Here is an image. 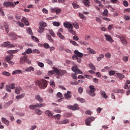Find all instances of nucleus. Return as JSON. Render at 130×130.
<instances>
[{
	"label": "nucleus",
	"mask_w": 130,
	"mask_h": 130,
	"mask_svg": "<svg viewBox=\"0 0 130 130\" xmlns=\"http://www.w3.org/2000/svg\"><path fill=\"white\" fill-rule=\"evenodd\" d=\"M72 71H73V72H74V73H75V74L73 73L72 74V78L74 80H77V79H78V78L77 77V74H83V72L81 71L80 69H79V68H78V67H77V66H75L72 67Z\"/></svg>",
	"instance_id": "nucleus-1"
},
{
	"label": "nucleus",
	"mask_w": 130,
	"mask_h": 130,
	"mask_svg": "<svg viewBox=\"0 0 130 130\" xmlns=\"http://www.w3.org/2000/svg\"><path fill=\"white\" fill-rule=\"evenodd\" d=\"M36 84L38 85L41 89H45V88L47 87V81L45 79L42 80L41 81L37 80L36 82Z\"/></svg>",
	"instance_id": "nucleus-2"
},
{
	"label": "nucleus",
	"mask_w": 130,
	"mask_h": 130,
	"mask_svg": "<svg viewBox=\"0 0 130 130\" xmlns=\"http://www.w3.org/2000/svg\"><path fill=\"white\" fill-rule=\"evenodd\" d=\"M27 62L28 64L31 63V60L28 59V55H24L20 58V63L21 64L25 63V62Z\"/></svg>",
	"instance_id": "nucleus-3"
},
{
	"label": "nucleus",
	"mask_w": 130,
	"mask_h": 130,
	"mask_svg": "<svg viewBox=\"0 0 130 130\" xmlns=\"http://www.w3.org/2000/svg\"><path fill=\"white\" fill-rule=\"evenodd\" d=\"M89 89L90 90L88 92L89 95L91 97H95V96L96 95V93H95V91H96L95 86H94L93 85H90Z\"/></svg>",
	"instance_id": "nucleus-4"
},
{
	"label": "nucleus",
	"mask_w": 130,
	"mask_h": 130,
	"mask_svg": "<svg viewBox=\"0 0 130 130\" xmlns=\"http://www.w3.org/2000/svg\"><path fill=\"white\" fill-rule=\"evenodd\" d=\"M16 5V2L13 3L11 2H5L3 3L4 7H6V8H11V7L14 8Z\"/></svg>",
	"instance_id": "nucleus-5"
},
{
	"label": "nucleus",
	"mask_w": 130,
	"mask_h": 130,
	"mask_svg": "<svg viewBox=\"0 0 130 130\" xmlns=\"http://www.w3.org/2000/svg\"><path fill=\"white\" fill-rule=\"evenodd\" d=\"M94 120H95V117H90L87 118L85 120L86 125H88V126L91 125L90 123L92 122V121H94Z\"/></svg>",
	"instance_id": "nucleus-6"
},
{
	"label": "nucleus",
	"mask_w": 130,
	"mask_h": 130,
	"mask_svg": "<svg viewBox=\"0 0 130 130\" xmlns=\"http://www.w3.org/2000/svg\"><path fill=\"white\" fill-rule=\"evenodd\" d=\"M63 26L65 28L69 29V30H70L71 29H74V26H73L72 23H70V22H64Z\"/></svg>",
	"instance_id": "nucleus-7"
},
{
	"label": "nucleus",
	"mask_w": 130,
	"mask_h": 130,
	"mask_svg": "<svg viewBox=\"0 0 130 130\" xmlns=\"http://www.w3.org/2000/svg\"><path fill=\"white\" fill-rule=\"evenodd\" d=\"M118 38L120 39V41L124 46L127 45V41H126V39L124 37L118 36Z\"/></svg>",
	"instance_id": "nucleus-8"
},
{
	"label": "nucleus",
	"mask_w": 130,
	"mask_h": 130,
	"mask_svg": "<svg viewBox=\"0 0 130 130\" xmlns=\"http://www.w3.org/2000/svg\"><path fill=\"white\" fill-rule=\"evenodd\" d=\"M74 53L77 57H79V58H82L83 56H84V54L79 52V51L76 50L74 51Z\"/></svg>",
	"instance_id": "nucleus-9"
},
{
	"label": "nucleus",
	"mask_w": 130,
	"mask_h": 130,
	"mask_svg": "<svg viewBox=\"0 0 130 130\" xmlns=\"http://www.w3.org/2000/svg\"><path fill=\"white\" fill-rule=\"evenodd\" d=\"M105 37L107 39V41H109L110 43H112L113 42H114V40L112 39V38H111V36L108 35H105Z\"/></svg>",
	"instance_id": "nucleus-10"
},
{
	"label": "nucleus",
	"mask_w": 130,
	"mask_h": 130,
	"mask_svg": "<svg viewBox=\"0 0 130 130\" xmlns=\"http://www.w3.org/2000/svg\"><path fill=\"white\" fill-rule=\"evenodd\" d=\"M32 50L31 48H28L26 49V50L24 52L22 53V55H27V54H30V53H32Z\"/></svg>",
	"instance_id": "nucleus-11"
},
{
	"label": "nucleus",
	"mask_w": 130,
	"mask_h": 130,
	"mask_svg": "<svg viewBox=\"0 0 130 130\" xmlns=\"http://www.w3.org/2000/svg\"><path fill=\"white\" fill-rule=\"evenodd\" d=\"M68 107L71 110H78L79 109L77 104H75L74 106H68Z\"/></svg>",
	"instance_id": "nucleus-12"
},
{
	"label": "nucleus",
	"mask_w": 130,
	"mask_h": 130,
	"mask_svg": "<svg viewBox=\"0 0 130 130\" xmlns=\"http://www.w3.org/2000/svg\"><path fill=\"white\" fill-rule=\"evenodd\" d=\"M35 98L36 99V100H37V101L39 102L40 103H42V102H43V99H42V98H41V96H40V95H36L35 96Z\"/></svg>",
	"instance_id": "nucleus-13"
},
{
	"label": "nucleus",
	"mask_w": 130,
	"mask_h": 130,
	"mask_svg": "<svg viewBox=\"0 0 130 130\" xmlns=\"http://www.w3.org/2000/svg\"><path fill=\"white\" fill-rule=\"evenodd\" d=\"M69 122V120L64 119L62 121H57L56 123H57L58 124H64L66 123H68Z\"/></svg>",
	"instance_id": "nucleus-14"
},
{
	"label": "nucleus",
	"mask_w": 130,
	"mask_h": 130,
	"mask_svg": "<svg viewBox=\"0 0 130 130\" xmlns=\"http://www.w3.org/2000/svg\"><path fill=\"white\" fill-rule=\"evenodd\" d=\"M100 94L103 98H105V99H107V98H108V95L106 94L105 91L102 90L100 91Z\"/></svg>",
	"instance_id": "nucleus-15"
},
{
	"label": "nucleus",
	"mask_w": 130,
	"mask_h": 130,
	"mask_svg": "<svg viewBox=\"0 0 130 130\" xmlns=\"http://www.w3.org/2000/svg\"><path fill=\"white\" fill-rule=\"evenodd\" d=\"M113 93H118L120 94L124 93V90L123 89H115L113 90Z\"/></svg>",
	"instance_id": "nucleus-16"
},
{
	"label": "nucleus",
	"mask_w": 130,
	"mask_h": 130,
	"mask_svg": "<svg viewBox=\"0 0 130 130\" xmlns=\"http://www.w3.org/2000/svg\"><path fill=\"white\" fill-rule=\"evenodd\" d=\"M21 22H23L24 23V24L26 25V26H29V21L27 20V19L25 17H23L21 19Z\"/></svg>",
	"instance_id": "nucleus-17"
},
{
	"label": "nucleus",
	"mask_w": 130,
	"mask_h": 130,
	"mask_svg": "<svg viewBox=\"0 0 130 130\" xmlns=\"http://www.w3.org/2000/svg\"><path fill=\"white\" fill-rule=\"evenodd\" d=\"M13 57H14V56H13V55H9L6 57L5 59H6V61L8 62V61L12 60V59H13Z\"/></svg>",
	"instance_id": "nucleus-18"
},
{
	"label": "nucleus",
	"mask_w": 130,
	"mask_h": 130,
	"mask_svg": "<svg viewBox=\"0 0 130 130\" xmlns=\"http://www.w3.org/2000/svg\"><path fill=\"white\" fill-rule=\"evenodd\" d=\"M45 113L46 115H48L49 117H53V114L49 110H47Z\"/></svg>",
	"instance_id": "nucleus-19"
},
{
	"label": "nucleus",
	"mask_w": 130,
	"mask_h": 130,
	"mask_svg": "<svg viewBox=\"0 0 130 130\" xmlns=\"http://www.w3.org/2000/svg\"><path fill=\"white\" fill-rule=\"evenodd\" d=\"M2 122H3V123H5V124H6V125H9L10 124V121L6 119V118L2 117Z\"/></svg>",
	"instance_id": "nucleus-20"
},
{
	"label": "nucleus",
	"mask_w": 130,
	"mask_h": 130,
	"mask_svg": "<svg viewBox=\"0 0 130 130\" xmlns=\"http://www.w3.org/2000/svg\"><path fill=\"white\" fill-rule=\"evenodd\" d=\"M64 96L66 99H69V98L72 97V93L70 91H68L67 93L64 94Z\"/></svg>",
	"instance_id": "nucleus-21"
},
{
	"label": "nucleus",
	"mask_w": 130,
	"mask_h": 130,
	"mask_svg": "<svg viewBox=\"0 0 130 130\" xmlns=\"http://www.w3.org/2000/svg\"><path fill=\"white\" fill-rule=\"evenodd\" d=\"M116 76L118 77L119 80H123L124 78V75H123L122 74L120 73H116Z\"/></svg>",
	"instance_id": "nucleus-22"
},
{
	"label": "nucleus",
	"mask_w": 130,
	"mask_h": 130,
	"mask_svg": "<svg viewBox=\"0 0 130 130\" xmlns=\"http://www.w3.org/2000/svg\"><path fill=\"white\" fill-rule=\"evenodd\" d=\"M22 73V71H21L20 70H17L15 71H14L12 72V75H17V74H21Z\"/></svg>",
	"instance_id": "nucleus-23"
},
{
	"label": "nucleus",
	"mask_w": 130,
	"mask_h": 130,
	"mask_svg": "<svg viewBox=\"0 0 130 130\" xmlns=\"http://www.w3.org/2000/svg\"><path fill=\"white\" fill-rule=\"evenodd\" d=\"M25 97V93H22L20 95H17L16 96V99H22V98H24Z\"/></svg>",
	"instance_id": "nucleus-24"
},
{
	"label": "nucleus",
	"mask_w": 130,
	"mask_h": 130,
	"mask_svg": "<svg viewBox=\"0 0 130 130\" xmlns=\"http://www.w3.org/2000/svg\"><path fill=\"white\" fill-rule=\"evenodd\" d=\"M103 16L104 17H108V10L107 9H105L103 12Z\"/></svg>",
	"instance_id": "nucleus-25"
},
{
	"label": "nucleus",
	"mask_w": 130,
	"mask_h": 130,
	"mask_svg": "<svg viewBox=\"0 0 130 130\" xmlns=\"http://www.w3.org/2000/svg\"><path fill=\"white\" fill-rule=\"evenodd\" d=\"M57 35H58L59 38H60V39H62V40H64V39H66L64 36H63V35H62L60 32H58L57 34Z\"/></svg>",
	"instance_id": "nucleus-26"
},
{
	"label": "nucleus",
	"mask_w": 130,
	"mask_h": 130,
	"mask_svg": "<svg viewBox=\"0 0 130 130\" xmlns=\"http://www.w3.org/2000/svg\"><path fill=\"white\" fill-rule=\"evenodd\" d=\"M34 68L32 67H29V68H27L25 69V71L26 72H31V71L32 72H34Z\"/></svg>",
	"instance_id": "nucleus-27"
},
{
	"label": "nucleus",
	"mask_w": 130,
	"mask_h": 130,
	"mask_svg": "<svg viewBox=\"0 0 130 130\" xmlns=\"http://www.w3.org/2000/svg\"><path fill=\"white\" fill-rule=\"evenodd\" d=\"M12 104H13V101H10L4 105V107L5 108H8V107H9L10 105H12Z\"/></svg>",
	"instance_id": "nucleus-28"
},
{
	"label": "nucleus",
	"mask_w": 130,
	"mask_h": 130,
	"mask_svg": "<svg viewBox=\"0 0 130 130\" xmlns=\"http://www.w3.org/2000/svg\"><path fill=\"white\" fill-rule=\"evenodd\" d=\"M53 69L54 73L57 74V75H60V72L59 71V70H58V69H57V68L53 67Z\"/></svg>",
	"instance_id": "nucleus-29"
},
{
	"label": "nucleus",
	"mask_w": 130,
	"mask_h": 130,
	"mask_svg": "<svg viewBox=\"0 0 130 130\" xmlns=\"http://www.w3.org/2000/svg\"><path fill=\"white\" fill-rule=\"evenodd\" d=\"M60 117H61V115L59 114H56L55 116H53V118H55V119H57V120H59V119H60Z\"/></svg>",
	"instance_id": "nucleus-30"
},
{
	"label": "nucleus",
	"mask_w": 130,
	"mask_h": 130,
	"mask_svg": "<svg viewBox=\"0 0 130 130\" xmlns=\"http://www.w3.org/2000/svg\"><path fill=\"white\" fill-rule=\"evenodd\" d=\"M21 87H16V88L15 90V92L16 94H19L21 92Z\"/></svg>",
	"instance_id": "nucleus-31"
},
{
	"label": "nucleus",
	"mask_w": 130,
	"mask_h": 130,
	"mask_svg": "<svg viewBox=\"0 0 130 130\" xmlns=\"http://www.w3.org/2000/svg\"><path fill=\"white\" fill-rule=\"evenodd\" d=\"M72 6L74 9H79V8H80V6L75 2L72 3Z\"/></svg>",
	"instance_id": "nucleus-32"
},
{
	"label": "nucleus",
	"mask_w": 130,
	"mask_h": 130,
	"mask_svg": "<svg viewBox=\"0 0 130 130\" xmlns=\"http://www.w3.org/2000/svg\"><path fill=\"white\" fill-rule=\"evenodd\" d=\"M35 112L38 115H41L42 114V111L39 109H36Z\"/></svg>",
	"instance_id": "nucleus-33"
},
{
	"label": "nucleus",
	"mask_w": 130,
	"mask_h": 130,
	"mask_svg": "<svg viewBox=\"0 0 130 130\" xmlns=\"http://www.w3.org/2000/svg\"><path fill=\"white\" fill-rule=\"evenodd\" d=\"M83 4L86 6V7H89V6H90V2H89V0H84L83 1Z\"/></svg>",
	"instance_id": "nucleus-34"
},
{
	"label": "nucleus",
	"mask_w": 130,
	"mask_h": 130,
	"mask_svg": "<svg viewBox=\"0 0 130 130\" xmlns=\"http://www.w3.org/2000/svg\"><path fill=\"white\" fill-rule=\"evenodd\" d=\"M104 57V54H101L99 55V57L97 58L98 61H100V60H101V59H102V58H103Z\"/></svg>",
	"instance_id": "nucleus-35"
},
{
	"label": "nucleus",
	"mask_w": 130,
	"mask_h": 130,
	"mask_svg": "<svg viewBox=\"0 0 130 130\" xmlns=\"http://www.w3.org/2000/svg\"><path fill=\"white\" fill-rule=\"evenodd\" d=\"M53 26H55V27H59L60 26V23L57 21H54L53 22Z\"/></svg>",
	"instance_id": "nucleus-36"
},
{
	"label": "nucleus",
	"mask_w": 130,
	"mask_h": 130,
	"mask_svg": "<svg viewBox=\"0 0 130 130\" xmlns=\"http://www.w3.org/2000/svg\"><path fill=\"white\" fill-rule=\"evenodd\" d=\"M9 45H10L9 42H5L2 44V46H3L4 47H7V46L9 47Z\"/></svg>",
	"instance_id": "nucleus-37"
},
{
	"label": "nucleus",
	"mask_w": 130,
	"mask_h": 130,
	"mask_svg": "<svg viewBox=\"0 0 130 130\" xmlns=\"http://www.w3.org/2000/svg\"><path fill=\"white\" fill-rule=\"evenodd\" d=\"M5 89L7 92H12V90L11 89V87H10V86H9V85H6Z\"/></svg>",
	"instance_id": "nucleus-38"
},
{
	"label": "nucleus",
	"mask_w": 130,
	"mask_h": 130,
	"mask_svg": "<svg viewBox=\"0 0 130 130\" xmlns=\"http://www.w3.org/2000/svg\"><path fill=\"white\" fill-rule=\"evenodd\" d=\"M2 74L4 75V76H7V77H10V76H11V73L7 72V71H4L3 73H2Z\"/></svg>",
	"instance_id": "nucleus-39"
},
{
	"label": "nucleus",
	"mask_w": 130,
	"mask_h": 130,
	"mask_svg": "<svg viewBox=\"0 0 130 130\" xmlns=\"http://www.w3.org/2000/svg\"><path fill=\"white\" fill-rule=\"evenodd\" d=\"M31 39H32V40L35 41V42H37V43H38V42H39V39L36 37L32 36Z\"/></svg>",
	"instance_id": "nucleus-40"
},
{
	"label": "nucleus",
	"mask_w": 130,
	"mask_h": 130,
	"mask_svg": "<svg viewBox=\"0 0 130 130\" xmlns=\"http://www.w3.org/2000/svg\"><path fill=\"white\" fill-rule=\"evenodd\" d=\"M49 32L50 34L52 36V37H55V34L53 32L52 29H49Z\"/></svg>",
	"instance_id": "nucleus-41"
},
{
	"label": "nucleus",
	"mask_w": 130,
	"mask_h": 130,
	"mask_svg": "<svg viewBox=\"0 0 130 130\" xmlns=\"http://www.w3.org/2000/svg\"><path fill=\"white\" fill-rule=\"evenodd\" d=\"M79 16L80 18V19H82V20H85V15H84L83 14L79 13Z\"/></svg>",
	"instance_id": "nucleus-42"
},
{
	"label": "nucleus",
	"mask_w": 130,
	"mask_h": 130,
	"mask_svg": "<svg viewBox=\"0 0 130 130\" xmlns=\"http://www.w3.org/2000/svg\"><path fill=\"white\" fill-rule=\"evenodd\" d=\"M72 25L75 29H79V24L77 22L73 23Z\"/></svg>",
	"instance_id": "nucleus-43"
},
{
	"label": "nucleus",
	"mask_w": 130,
	"mask_h": 130,
	"mask_svg": "<svg viewBox=\"0 0 130 130\" xmlns=\"http://www.w3.org/2000/svg\"><path fill=\"white\" fill-rule=\"evenodd\" d=\"M16 24H18V25H19V26H20V27H24V26H25V25L23 23L20 21H16Z\"/></svg>",
	"instance_id": "nucleus-44"
},
{
	"label": "nucleus",
	"mask_w": 130,
	"mask_h": 130,
	"mask_svg": "<svg viewBox=\"0 0 130 130\" xmlns=\"http://www.w3.org/2000/svg\"><path fill=\"white\" fill-rule=\"evenodd\" d=\"M43 31H44V28L42 26H40L39 30L38 31L39 33H43Z\"/></svg>",
	"instance_id": "nucleus-45"
},
{
	"label": "nucleus",
	"mask_w": 130,
	"mask_h": 130,
	"mask_svg": "<svg viewBox=\"0 0 130 130\" xmlns=\"http://www.w3.org/2000/svg\"><path fill=\"white\" fill-rule=\"evenodd\" d=\"M47 39L50 41V42H53V39L51 38V36L49 35L47 36Z\"/></svg>",
	"instance_id": "nucleus-46"
},
{
	"label": "nucleus",
	"mask_w": 130,
	"mask_h": 130,
	"mask_svg": "<svg viewBox=\"0 0 130 130\" xmlns=\"http://www.w3.org/2000/svg\"><path fill=\"white\" fill-rule=\"evenodd\" d=\"M105 57L107 58H111V54H110L109 52H108L106 54H105Z\"/></svg>",
	"instance_id": "nucleus-47"
},
{
	"label": "nucleus",
	"mask_w": 130,
	"mask_h": 130,
	"mask_svg": "<svg viewBox=\"0 0 130 130\" xmlns=\"http://www.w3.org/2000/svg\"><path fill=\"white\" fill-rule=\"evenodd\" d=\"M50 84L52 88H55V83H54V81H51Z\"/></svg>",
	"instance_id": "nucleus-48"
},
{
	"label": "nucleus",
	"mask_w": 130,
	"mask_h": 130,
	"mask_svg": "<svg viewBox=\"0 0 130 130\" xmlns=\"http://www.w3.org/2000/svg\"><path fill=\"white\" fill-rule=\"evenodd\" d=\"M89 67L91 70H93V71H96V68L93 64H90Z\"/></svg>",
	"instance_id": "nucleus-49"
},
{
	"label": "nucleus",
	"mask_w": 130,
	"mask_h": 130,
	"mask_svg": "<svg viewBox=\"0 0 130 130\" xmlns=\"http://www.w3.org/2000/svg\"><path fill=\"white\" fill-rule=\"evenodd\" d=\"M9 86L10 87V88L13 90L14 89L16 88V87H15V83H11L9 85Z\"/></svg>",
	"instance_id": "nucleus-50"
},
{
	"label": "nucleus",
	"mask_w": 130,
	"mask_h": 130,
	"mask_svg": "<svg viewBox=\"0 0 130 130\" xmlns=\"http://www.w3.org/2000/svg\"><path fill=\"white\" fill-rule=\"evenodd\" d=\"M116 71H111L109 72V76H113L114 75H115V73Z\"/></svg>",
	"instance_id": "nucleus-51"
},
{
	"label": "nucleus",
	"mask_w": 130,
	"mask_h": 130,
	"mask_svg": "<svg viewBox=\"0 0 130 130\" xmlns=\"http://www.w3.org/2000/svg\"><path fill=\"white\" fill-rule=\"evenodd\" d=\"M70 43L73 45H75V46H79V45L75 41H70Z\"/></svg>",
	"instance_id": "nucleus-52"
},
{
	"label": "nucleus",
	"mask_w": 130,
	"mask_h": 130,
	"mask_svg": "<svg viewBox=\"0 0 130 130\" xmlns=\"http://www.w3.org/2000/svg\"><path fill=\"white\" fill-rule=\"evenodd\" d=\"M29 109L31 110H33V109H35L36 108L35 105H30L29 107Z\"/></svg>",
	"instance_id": "nucleus-53"
},
{
	"label": "nucleus",
	"mask_w": 130,
	"mask_h": 130,
	"mask_svg": "<svg viewBox=\"0 0 130 130\" xmlns=\"http://www.w3.org/2000/svg\"><path fill=\"white\" fill-rule=\"evenodd\" d=\"M77 100L78 101H80L81 103H84V102H85V99L80 98H77Z\"/></svg>",
	"instance_id": "nucleus-54"
},
{
	"label": "nucleus",
	"mask_w": 130,
	"mask_h": 130,
	"mask_svg": "<svg viewBox=\"0 0 130 130\" xmlns=\"http://www.w3.org/2000/svg\"><path fill=\"white\" fill-rule=\"evenodd\" d=\"M55 13H56V15H59V14H60V13H61V9H56Z\"/></svg>",
	"instance_id": "nucleus-55"
},
{
	"label": "nucleus",
	"mask_w": 130,
	"mask_h": 130,
	"mask_svg": "<svg viewBox=\"0 0 130 130\" xmlns=\"http://www.w3.org/2000/svg\"><path fill=\"white\" fill-rule=\"evenodd\" d=\"M4 27L7 33H9V26H8V24H5Z\"/></svg>",
	"instance_id": "nucleus-56"
},
{
	"label": "nucleus",
	"mask_w": 130,
	"mask_h": 130,
	"mask_svg": "<svg viewBox=\"0 0 130 130\" xmlns=\"http://www.w3.org/2000/svg\"><path fill=\"white\" fill-rule=\"evenodd\" d=\"M32 53H37L38 54H39V53H40V51L38 49H35L32 50Z\"/></svg>",
	"instance_id": "nucleus-57"
},
{
	"label": "nucleus",
	"mask_w": 130,
	"mask_h": 130,
	"mask_svg": "<svg viewBox=\"0 0 130 130\" xmlns=\"http://www.w3.org/2000/svg\"><path fill=\"white\" fill-rule=\"evenodd\" d=\"M89 51L90 53H92V54H95V53H96V51H94V50H93L91 48L89 49Z\"/></svg>",
	"instance_id": "nucleus-58"
},
{
	"label": "nucleus",
	"mask_w": 130,
	"mask_h": 130,
	"mask_svg": "<svg viewBox=\"0 0 130 130\" xmlns=\"http://www.w3.org/2000/svg\"><path fill=\"white\" fill-rule=\"evenodd\" d=\"M85 78H86V79H89V80H91V79H93V76H92L91 75H85Z\"/></svg>",
	"instance_id": "nucleus-59"
},
{
	"label": "nucleus",
	"mask_w": 130,
	"mask_h": 130,
	"mask_svg": "<svg viewBox=\"0 0 130 130\" xmlns=\"http://www.w3.org/2000/svg\"><path fill=\"white\" fill-rule=\"evenodd\" d=\"M123 5L124 7H128V2L126 1H124L123 2Z\"/></svg>",
	"instance_id": "nucleus-60"
},
{
	"label": "nucleus",
	"mask_w": 130,
	"mask_h": 130,
	"mask_svg": "<svg viewBox=\"0 0 130 130\" xmlns=\"http://www.w3.org/2000/svg\"><path fill=\"white\" fill-rule=\"evenodd\" d=\"M41 27H47V24L45 22H42L40 23Z\"/></svg>",
	"instance_id": "nucleus-61"
},
{
	"label": "nucleus",
	"mask_w": 130,
	"mask_h": 130,
	"mask_svg": "<svg viewBox=\"0 0 130 130\" xmlns=\"http://www.w3.org/2000/svg\"><path fill=\"white\" fill-rule=\"evenodd\" d=\"M54 111L56 112V113H61V110L58 109V108H56L54 109Z\"/></svg>",
	"instance_id": "nucleus-62"
},
{
	"label": "nucleus",
	"mask_w": 130,
	"mask_h": 130,
	"mask_svg": "<svg viewBox=\"0 0 130 130\" xmlns=\"http://www.w3.org/2000/svg\"><path fill=\"white\" fill-rule=\"evenodd\" d=\"M44 47L46 49H48V48H49V47H50V46H49V44H48L47 43H45L44 44Z\"/></svg>",
	"instance_id": "nucleus-63"
},
{
	"label": "nucleus",
	"mask_w": 130,
	"mask_h": 130,
	"mask_svg": "<svg viewBox=\"0 0 130 130\" xmlns=\"http://www.w3.org/2000/svg\"><path fill=\"white\" fill-rule=\"evenodd\" d=\"M0 14L1 16H5V12L3 10V8H0Z\"/></svg>",
	"instance_id": "nucleus-64"
}]
</instances>
